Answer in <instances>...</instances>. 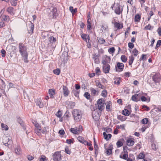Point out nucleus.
<instances>
[{"instance_id":"21","label":"nucleus","mask_w":161,"mask_h":161,"mask_svg":"<svg viewBox=\"0 0 161 161\" xmlns=\"http://www.w3.org/2000/svg\"><path fill=\"white\" fill-rule=\"evenodd\" d=\"M70 131L74 134H77L79 131V129L76 128H71L70 129Z\"/></svg>"},{"instance_id":"47","label":"nucleus","mask_w":161,"mask_h":161,"mask_svg":"<svg viewBox=\"0 0 161 161\" xmlns=\"http://www.w3.org/2000/svg\"><path fill=\"white\" fill-rule=\"evenodd\" d=\"M128 157V155L127 154H124L122 156L121 155L120 156V158H122L126 160Z\"/></svg>"},{"instance_id":"20","label":"nucleus","mask_w":161,"mask_h":161,"mask_svg":"<svg viewBox=\"0 0 161 161\" xmlns=\"http://www.w3.org/2000/svg\"><path fill=\"white\" fill-rule=\"evenodd\" d=\"M21 151V148L19 146H17L16 147L15 150V152L16 154L17 155H19L20 152Z\"/></svg>"},{"instance_id":"5","label":"nucleus","mask_w":161,"mask_h":161,"mask_svg":"<svg viewBox=\"0 0 161 161\" xmlns=\"http://www.w3.org/2000/svg\"><path fill=\"white\" fill-rule=\"evenodd\" d=\"M97 104L98 109L103 110L104 108V101L103 99H100L97 101Z\"/></svg>"},{"instance_id":"43","label":"nucleus","mask_w":161,"mask_h":161,"mask_svg":"<svg viewBox=\"0 0 161 161\" xmlns=\"http://www.w3.org/2000/svg\"><path fill=\"white\" fill-rule=\"evenodd\" d=\"M74 139L71 138L70 139H67L66 140V142L69 144H70L73 143Z\"/></svg>"},{"instance_id":"38","label":"nucleus","mask_w":161,"mask_h":161,"mask_svg":"<svg viewBox=\"0 0 161 161\" xmlns=\"http://www.w3.org/2000/svg\"><path fill=\"white\" fill-rule=\"evenodd\" d=\"M138 51L136 48H134L133 49L132 51V53L134 56H137V55L138 54Z\"/></svg>"},{"instance_id":"50","label":"nucleus","mask_w":161,"mask_h":161,"mask_svg":"<svg viewBox=\"0 0 161 161\" xmlns=\"http://www.w3.org/2000/svg\"><path fill=\"white\" fill-rule=\"evenodd\" d=\"M65 153L68 154H70L71 153V151L69 150V147H65Z\"/></svg>"},{"instance_id":"28","label":"nucleus","mask_w":161,"mask_h":161,"mask_svg":"<svg viewBox=\"0 0 161 161\" xmlns=\"http://www.w3.org/2000/svg\"><path fill=\"white\" fill-rule=\"evenodd\" d=\"M96 82V86L99 88H101V89H104L105 88V86L102 85L100 82Z\"/></svg>"},{"instance_id":"32","label":"nucleus","mask_w":161,"mask_h":161,"mask_svg":"<svg viewBox=\"0 0 161 161\" xmlns=\"http://www.w3.org/2000/svg\"><path fill=\"white\" fill-rule=\"evenodd\" d=\"M90 90L91 92L94 95H95L97 94L98 92H97L96 90L95 89L92 87H91L90 89Z\"/></svg>"},{"instance_id":"59","label":"nucleus","mask_w":161,"mask_h":161,"mask_svg":"<svg viewBox=\"0 0 161 161\" xmlns=\"http://www.w3.org/2000/svg\"><path fill=\"white\" fill-rule=\"evenodd\" d=\"M130 30V27H128L126 29V31L125 33V37H126V35H128V34L129 33V31Z\"/></svg>"},{"instance_id":"61","label":"nucleus","mask_w":161,"mask_h":161,"mask_svg":"<svg viewBox=\"0 0 161 161\" xmlns=\"http://www.w3.org/2000/svg\"><path fill=\"white\" fill-rule=\"evenodd\" d=\"M92 117L93 119L96 121H97L99 120V117L98 116H96V115L95 116H94V114L92 115Z\"/></svg>"},{"instance_id":"54","label":"nucleus","mask_w":161,"mask_h":161,"mask_svg":"<svg viewBox=\"0 0 161 161\" xmlns=\"http://www.w3.org/2000/svg\"><path fill=\"white\" fill-rule=\"evenodd\" d=\"M103 135L104 138L107 141H108V135L106 133V132H103Z\"/></svg>"},{"instance_id":"30","label":"nucleus","mask_w":161,"mask_h":161,"mask_svg":"<svg viewBox=\"0 0 161 161\" xmlns=\"http://www.w3.org/2000/svg\"><path fill=\"white\" fill-rule=\"evenodd\" d=\"M17 118L18 122L19 123L21 126H23L24 125L22 119L20 117L18 116L17 117Z\"/></svg>"},{"instance_id":"51","label":"nucleus","mask_w":161,"mask_h":161,"mask_svg":"<svg viewBox=\"0 0 161 161\" xmlns=\"http://www.w3.org/2000/svg\"><path fill=\"white\" fill-rule=\"evenodd\" d=\"M121 79V78H119L118 79L114 81V84H116L117 85H119L120 84V81Z\"/></svg>"},{"instance_id":"14","label":"nucleus","mask_w":161,"mask_h":161,"mask_svg":"<svg viewBox=\"0 0 161 161\" xmlns=\"http://www.w3.org/2000/svg\"><path fill=\"white\" fill-rule=\"evenodd\" d=\"M7 11L11 15H14L15 13V10L13 8L10 7L7 9Z\"/></svg>"},{"instance_id":"2","label":"nucleus","mask_w":161,"mask_h":161,"mask_svg":"<svg viewBox=\"0 0 161 161\" xmlns=\"http://www.w3.org/2000/svg\"><path fill=\"white\" fill-rule=\"evenodd\" d=\"M72 114L75 120L77 122L79 121L81 118L82 113L80 110L74 109L73 111Z\"/></svg>"},{"instance_id":"27","label":"nucleus","mask_w":161,"mask_h":161,"mask_svg":"<svg viewBox=\"0 0 161 161\" xmlns=\"http://www.w3.org/2000/svg\"><path fill=\"white\" fill-rule=\"evenodd\" d=\"M97 40L100 44H103L105 42V40L103 38L97 37Z\"/></svg>"},{"instance_id":"7","label":"nucleus","mask_w":161,"mask_h":161,"mask_svg":"<svg viewBox=\"0 0 161 161\" xmlns=\"http://www.w3.org/2000/svg\"><path fill=\"white\" fill-rule=\"evenodd\" d=\"M124 66V64L122 63L118 62L115 65L116 71L118 72H120L122 71Z\"/></svg>"},{"instance_id":"45","label":"nucleus","mask_w":161,"mask_h":161,"mask_svg":"<svg viewBox=\"0 0 161 161\" xmlns=\"http://www.w3.org/2000/svg\"><path fill=\"white\" fill-rule=\"evenodd\" d=\"M84 96L87 99H89L90 98V94L88 92H86L84 95Z\"/></svg>"},{"instance_id":"10","label":"nucleus","mask_w":161,"mask_h":161,"mask_svg":"<svg viewBox=\"0 0 161 161\" xmlns=\"http://www.w3.org/2000/svg\"><path fill=\"white\" fill-rule=\"evenodd\" d=\"M60 58L64 62L67 61L68 59V53L65 51L63 52Z\"/></svg>"},{"instance_id":"34","label":"nucleus","mask_w":161,"mask_h":161,"mask_svg":"<svg viewBox=\"0 0 161 161\" xmlns=\"http://www.w3.org/2000/svg\"><path fill=\"white\" fill-rule=\"evenodd\" d=\"M49 35L48 32L47 31H44L42 32V36L43 37H46Z\"/></svg>"},{"instance_id":"44","label":"nucleus","mask_w":161,"mask_h":161,"mask_svg":"<svg viewBox=\"0 0 161 161\" xmlns=\"http://www.w3.org/2000/svg\"><path fill=\"white\" fill-rule=\"evenodd\" d=\"M60 70L59 69H57L53 70V73L57 75H59L60 73Z\"/></svg>"},{"instance_id":"6","label":"nucleus","mask_w":161,"mask_h":161,"mask_svg":"<svg viewBox=\"0 0 161 161\" xmlns=\"http://www.w3.org/2000/svg\"><path fill=\"white\" fill-rule=\"evenodd\" d=\"M61 154L60 152H57L53 155V159L54 161H60L61 159Z\"/></svg>"},{"instance_id":"39","label":"nucleus","mask_w":161,"mask_h":161,"mask_svg":"<svg viewBox=\"0 0 161 161\" xmlns=\"http://www.w3.org/2000/svg\"><path fill=\"white\" fill-rule=\"evenodd\" d=\"M145 158V155L143 154V153H140L138 156V158L139 159H143Z\"/></svg>"},{"instance_id":"63","label":"nucleus","mask_w":161,"mask_h":161,"mask_svg":"<svg viewBox=\"0 0 161 161\" xmlns=\"http://www.w3.org/2000/svg\"><path fill=\"white\" fill-rule=\"evenodd\" d=\"M141 99L142 102H145L147 100V98L144 96H142L141 97Z\"/></svg>"},{"instance_id":"33","label":"nucleus","mask_w":161,"mask_h":161,"mask_svg":"<svg viewBox=\"0 0 161 161\" xmlns=\"http://www.w3.org/2000/svg\"><path fill=\"white\" fill-rule=\"evenodd\" d=\"M129 58L130 59L129 61V64L130 65L132 64L134 60V58L133 56H131L129 57Z\"/></svg>"},{"instance_id":"36","label":"nucleus","mask_w":161,"mask_h":161,"mask_svg":"<svg viewBox=\"0 0 161 161\" xmlns=\"http://www.w3.org/2000/svg\"><path fill=\"white\" fill-rule=\"evenodd\" d=\"M121 59L124 63L126 62L127 60L126 57L125 55H122L121 56Z\"/></svg>"},{"instance_id":"29","label":"nucleus","mask_w":161,"mask_h":161,"mask_svg":"<svg viewBox=\"0 0 161 161\" xmlns=\"http://www.w3.org/2000/svg\"><path fill=\"white\" fill-rule=\"evenodd\" d=\"M117 119L122 121H124L126 119L125 117L121 115H118L117 117Z\"/></svg>"},{"instance_id":"22","label":"nucleus","mask_w":161,"mask_h":161,"mask_svg":"<svg viewBox=\"0 0 161 161\" xmlns=\"http://www.w3.org/2000/svg\"><path fill=\"white\" fill-rule=\"evenodd\" d=\"M29 28H30V29H28L29 32V33H32L33 31L34 25L31 22L30 24L29 25Z\"/></svg>"},{"instance_id":"26","label":"nucleus","mask_w":161,"mask_h":161,"mask_svg":"<svg viewBox=\"0 0 161 161\" xmlns=\"http://www.w3.org/2000/svg\"><path fill=\"white\" fill-rule=\"evenodd\" d=\"M112 145L110 146L109 148L107 149L106 153L108 155H110L112 153Z\"/></svg>"},{"instance_id":"64","label":"nucleus","mask_w":161,"mask_h":161,"mask_svg":"<svg viewBox=\"0 0 161 161\" xmlns=\"http://www.w3.org/2000/svg\"><path fill=\"white\" fill-rule=\"evenodd\" d=\"M157 31L159 36H161V27H159L158 30Z\"/></svg>"},{"instance_id":"16","label":"nucleus","mask_w":161,"mask_h":161,"mask_svg":"<svg viewBox=\"0 0 161 161\" xmlns=\"http://www.w3.org/2000/svg\"><path fill=\"white\" fill-rule=\"evenodd\" d=\"M127 145L129 146H132L134 143V142L133 140L130 138L128 139L126 141Z\"/></svg>"},{"instance_id":"4","label":"nucleus","mask_w":161,"mask_h":161,"mask_svg":"<svg viewBox=\"0 0 161 161\" xmlns=\"http://www.w3.org/2000/svg\"><path fill=\"white\" fill-rule=\"evenodd\" d=\"M57 10L56 7H53L51 10L48 15L50 18L55 19L58 16Z\"/></svg>"},{"instance_id":"13","label":"nucleus","mask_w":161,"mask_h":161,"mask_svg":"<svg viewBox=\"0 0 161 161\" xmlns=\"http://www.w3.org/2000/svg\"><path fill=\"white\" fill-rule=\"evenodd\" d=\"M36 105L40 108H42L43 107V103H42V100L40 99H37L35 101Z\"/></svg>"},{"instance_id":"11","label":"nucleus","mask_w":161,"mask_h":161,"mask_svg":"<svg viewBox=\"0 0 161 161\" xmlns=\"http://www.w3.org/2000/svg\"><path fill=\"white\" fill-rule=\"evenodd\" d=\"M63 92L64 97H66L68 96L69 91L66 86L64 85L63 86Z\"/></svg>"},{"instance_id":"42","label":"nucleus","mask_w":161,"mask_h":161,"mask_svg":"<svg viewBox=\"0 0 161 161\" xmlns=\"http://www.w3.org/2000/svg\"><path fill=\"white\" fill-rule=\"evenodd\" d=\"M73 92L75 96L76 97H79V91L75 90H73Z\"/></svg>"},{"instance_id":"37","label":"nucleus","mask_w":161,"mask_h":161,"mask_svg":"<svg viewBox=\"0 0 161 161\" xmlns=\"http://www.w3.org/2000/svg\"><path fill=\"white\" fill-rule=\"evenodd\" d=\"M148 119L147 118H145L143 119L142 120V123L143 124H147L148 122Z\"/></svg>"},{"instance_id":"25","label":"nucleus","mask_w":161,"mask_h":161,"mask_svg":"<svg viewBox=\"0 0 161 161\" xmlns=\"http://www.w3.org/2000/svg\"><path fill=\"white\" fill-rule=\"evenodd\" d=\"M122 114L125 116H128L130 115V112L128 109H125L122 111Z\"/></svg>"},{"instance_id":"40","label":"nucleus","mask_w":161,"mask_h":161,"mask_svg":"<svg viewBox=\"0 0 161 161\" xmlns=\"http://www.w3.org/2000/svg\"><path fill=\"white\" fill-rule=\"evenodd\" d=\"M107 95V92L106 90H103L101 93V95L103 97H106Z\"/></svg>"},{"instance_id":"56","label":"nucleus","mask_w":161,"mask_h":161,"mask_svg":"<svg viewBox=\"0 0 161 161\" xmlns=\"http://www.w3.org/2000/svg\"><path fill=\"white\" fill-rule=\"evenodd\" d=\"M77 139L81 143L84 140V138L82 136H79L77 137Z\"/></svg>"},{"instance_id":"41","label":"nucleus","mask_w":161,"mask_h":161,"mask_svg":"<svg viewBox=\"0 0 161 161\" xmlns=\"http://www.w3.org/2000/svg\"><path fill=\"white\" fill-rule=\"evenodd\" d=\"M10 1L11 5L13 6H15L17 4L16 0H8V1Z\"/></svg>"},{"instance_id":"52","label":"nucleus","mask_w":161,"mask_h":161,"mask_svg":"<svg viewBox=\"0 0 161 161\" xmlns=\"http://www.w3.org/2000/svg\"><path fill=\"white\" fill-rule=\"evenodd\" d=\"M2 53V56L3 57H4L5 56L6 52L4 49H2L1 51Z\"/></svg>"},{"instance_id":"9","label":"nucleus","mask_w":161,"mask_h":161,"mask_svg":"<svg viewBox=\"0 0 161 161\" xmlns=\"http://www.w3.org/2000/svg\"><path fill=\"white\" fill-rule=\"evenodd\" d=\"M3 142L4 145L6 146H7L9 145H11L12 143V142L11 139L8 138L7 137H4L3 140Z\"/></svg>"},{"instance_id":"17","label":"nucleus","mask_w":161,"mask_h":161,"mask_svg":"<svg viewBox=\"0 0 161 161\" xmlns=\"http://www.w3.org/2000/svg\"><path fill=\"white\" fill-rule=\"evenodd\" d=\"M49 94L50 95V97L53 98V96L55 94V91L54 89H50L48 91Z\"/></svg>"},{"instance_id":"31","label":"nucleus","mask_w":161,"mask_h":161,"mask_svg":"<svg viewBox=\"0 0 161 161\" xmlns=\"http://www.w3.org/2000/svg\"><path fill=\"white\" fill-rule=\"evenodd\" d=\"M138 94H136L134 95H133L132 96L131 99H132V100L135 102H137L138 101V99L137 98V97H138Z\"/></svg>"},{"instance_id":"15","label":"nucleus","mask_w":161,"mask_h":161,"mask_svg":"<svg viewBox=\"0 0 161 161\" xmlns=\"http://www.w3.org/2000/svg\"><path fill=\"white\" fill-rule=\"evenodd\" d=\"M114 27L117 28L118 30L122 29L123 27L122 24H120L119 23L116 22H115L114 23Z\"/></svg>"},{"instance_id":"24","label":"nucleus","mask_w":161,"mask_h":161,"mask_svg":"<svg viewBox=\"0 0 161 161\" xmlns=\"http://www.w3.org/2000/svg\"><path fill=\"white\" fill-rule=\"evenodd\" d=\"M141 18V16L139 14H136L134 18V21L135 22H139Z\"/></svg>"},{"instance_id":"19","label":"nucleus","mask_w":161,"mask_h":161,"mask_svg":"<svg viewBox=\"0 0 161 161\" xmlns=\"http://www.w3.org/2000/svg\"><path fill=\"white\" fill-rule=\"evenodd\" d=\"M48 41L50 43L53 44L55 43L56 42V39L53 36H50L48 38Z\"/></svg>"},{"instance_id":"49","label":"nucleus","mask_w":161,"mask_h":161,"mask_svg":"<svg viewBox=\"0 0 161 161\" xmlns=\"http://www.w3.org/2000/svg\"><path fill=\"white\" fill-rule=\"evenodd\" d=\"M55 115L58 118H60L62 116V113L61 111L60 110H59L57 113Z\"/></svg>"},{"instance_id":"12","label":"nucleus","mask_w":161,"mask_h":161,"mask_svg":"<svg viewBox=\"0 0 161 161\" xmlns=\"http://www.w3.org/2000/svg\"><path fill=\"white\" fill-rule=\"evenodd\" d=\"M110 69V66L109 64L103 65V71L104 73L107 74L109 72Z\"/></svg>"},{"instance_id":"35","label":"nucleus","mask_w":161,"mask_h":161,"mask_svg":"<svg viewBox=\"0 0 161 161\" xmlns=\"http://www.w3.org/2000/svg\"><path fill=\"white\" fill-rule=\"evenodd\" d=\"M81 36L83 40L87 42V35L85 34H83Z\"/></svg>"},{"instance_id":"62","label":"nucleus","mask_w":161,"mask_h":161,"mask_svg":"<svg viewBox=\"0 0 161 161\" xmlns=\"http://www.w3.org/2000/svg\"><path fill=\"white\" fill-rule=\"evenodd\" d=\"M161 45V40H158L156 44V47H158Z\"/></svg>"},{"instance_id":"46","label":"nucleus","mask_w":161,"mask_h":161,"mask_svg":"<svg viewBox=\"0 0 161 161\" xmlns=\"http://www.w3.org/2000/svg\"><path fill=\"white\" fill-rule=\"evenodd\" d=\"M1 127L4 130H8V126L3 123L1 124Z\"/></svg>"},{"instance_id":"3","label":"nucleus","mask_w":161,"mask_h":161,"mask_svg":"<svg viewBox=\"0 0 161 161\" xmlns=\"http://www.w3.org/2000/svg\"><path fill=\"white\" fill-rule=\"evenodd\" d=\"M150 76L152 77L154 82L155 83H159L161 80L160 75L159 73H157L155 74L154 73H152L151 74Z\"/></svg>"},{"instance_id":"23","label":"nucleus","mask_w":161,"mask_h":161,"mask_svg":"<svg viewBox=\"0 0 161 161\" xmlns=\"http://www.w3.org/2000/svg\"><path fill=\"white\" fill-rule=\"evenodd\" d=\"M111 103V101L107 102L105 103V104L106 105V109L107 111H110V106Z\"/></svg>"},{"instance_id":"60","label":"nucleus","mask_w":161,"mask_h":161,"mask_svg":"<svg viewBox=\"0 0 161 161\" xmlns=\"http://www.w3.org/2000/svg\"><path fill=\"white\" fill-rule=\"evenodd\" d=\"M47 127H44L43 129L42 130L41 132L43 134H46L47 132Z\"/></svg>"},{"instance_id":"8","label":"nucleus","mask_w":161,"mask_h":161,"mask_svg":"<svg viewBox=\"0 0 161 161\" xmlns=\"http://www.w3.org/2000/svg\"><path fill=\"white\" fill-rule=\"evenodd\" d=\"M123 11V9H120V5L119 3H117L115 6L114 12L117 14L119 15L122 13Z\"/></svg>"},{"instance_id":"18","label":"nucleus","mask_w":161,"mask_h":161,"mask_svg":"<svg viewBox=\"0 0 161 161\" xmlns=\"http://www.w3.org/2000/svg\"><path fill=\"white\" fill-rule=\"evenodd\" d=\"M110 60V59L109 57H107L105 59L103 60L102 61V63L103 65H108L107 63H108Z\"/></svg>"},{"instance_id":"55","label":"nucleus","mask_w":161,"mask_h":161,"mask_svg":"<svg viewBox=\"0 0 161 161\" xmlns=\"http://www.w3.org/2000/svg\"><path fill=\"white\" fill-rule=\"evenodd\" d=\"M129 47L131 49L133 48L134 47V45L132 42H129L128 44Z\"/></svg>"},{"instance_id":"48","label":"nucleus","mask_w":161,"mask_h":161,"mask_svg":"<svg viewBox=\"0 0 161 161\" xmlns=\"http://www.w3.org/2000/svg\"><path fill=\"white\" fill-rule=\"evenodd\" d=\"M116 145L118 147H119L123 145V143L121 141H119L117 142Z\"/></svg>"},{"instance_id":"1","label":"nucleus","mask_w":161,"mask_h":161,"mask_svg":"<svg viewBox=\"0 0 161 161\" xmlns=\"http://www.w3.org/2000/svg\"><path fill=\"white\" fill-rule=\"evenodd\" d=\"M19 52L20 53L22 59L25 63H27L28 54L27 52V48L26 46L22 43H19Z\"/></svg>"},{"instance_id":"53","label":"nucleus","mask_w":161,"mask_h":161,"mask_svg":"<svg viewBox=\"0 0 161 161\" xmlns=\"http://www.w3.org/2000/svg\"><path fill=\"white\" fill-rule=\"evenodd\" d=\"M115 51L114 47H112L109 48L108 50V51L109 53H114Z\"/></svg>"},{"instance_id":"57","label":"nucleus","mask_w":161,"mask_h":161,"mask_svg":"<svg viewBox=\"0 0 161 161\" xmlns=\"http://www.w3.org/2000/svg\"><path fill=\"white\" fill-rule=\"evenodd\" d=\"M58 133L60 135L63 136L64 135L65 132L64 130L61 129L59 130Z\"/></svg>"},{"instance_id":"58","label":"nucleus","mask_w":161,"mask_h":161,"mask_svg":"<svg viewBox=\"0 0 161 161\" xmlns=\"http://www.w3.org/2000/svg\"><path fill=\"white\" fill-rule=\"evenodd\" d=\"M8 47L9 48V49H11L12 50V51L14 52L16 50V47L15 46H10Z\"/></svg>"}]
</instances>
